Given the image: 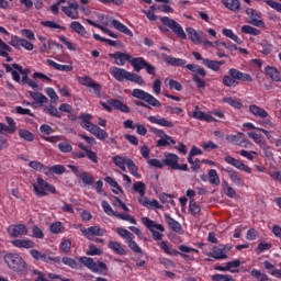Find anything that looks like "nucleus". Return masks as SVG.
<instances>
[{
    "label": "nucleus",
    "mask_w": 281,
    "mask_h": 281,
    "mask_svg": "<svg viewBox=\"0 0 281 281\" xmlns=\"http://www.w3.org/2000/svg\"><path fill=\"white\" fill-rule=\"evenodd\" d=\"M246 14L250 19V25H255L256 27H265V21L260 20L262 14L259 11L248 8L246 9Z\"/></svg>",
    "instance_id": "obj_17"
},
{
    "label": "nucleus",
    "mask_w": 281,
    "mask_h": 281,
    "mask_svg": "<svg viewBox=\"0 0 281 281\" xmlns=\"http://www.w3.org/2000/svg\"><path fill=\"white\" fill-rule=\"evenodd\" d=\"M164 61L171 67H186L189 71H192V80L195 83L196 89H205L207 87V82L205 81V76H207V71L205 68L194 65L188 64V60L172 57L167 54H162Z\"/></svg>",
    "instance_id": "obj_1"
},
{
    "label": "nucleus",
    "mask_w": 281,
    "mask_h": 281,
    "mask_svg": "<svg viewBox=\"0 0 281 281\" xmlns=\"http://www.w3.org/2000/svg\"><path fill=\"white\" fill-rule=\"evenodd\" d=\"M116 234L121 236V238L125 239V243L130 241L131 238H135V235L133 233L128 232L126 228L117 227Z\"/></svg>",
    "instance_id": "obj_51"
},
{
    "label": "nucleus",
    "mask_w": 281,
    "mask_h": 281,
    "mask_svg": "<svg viewBox=\"0 0 281 281\" xmlns=\"http://www.w3.org/2000/svg\"><path fill=\"white\" fill-rule=\"evenodd\" d=\"M226 267L231 273H238V267H240V260L235 259L233 261L226 262Z\"/></svg>",
    "instance_id": "obj_60"
},
{
    "label": "nucleus",
    "mask_w": 281,
    "mask_h": 281,
    "mask_svg": "<svg viewBox=\"0 0 281 281\" xmlns=\"http://www.w3.org/2000/svg\"><path fill=\"white\" fill-rule=\"evenodd\" d=\"M192 117H194V120H200L201 122H216L212 115L205 114L203 111H199V106H195Z\"/></svg>",
    "instance_id": "obj_33"
},
{
    "label": "nucleus",
    "mask_w": 281,
    "mask_h": 281,
    "mask_svg": "<svg viewBox=\"0 0 281 281\" xmlns=\"http://www.w3.org/2000/svg\"><path fill=\"white\" fill-rule=\"evenodd\" d=\"M79 262L87 267L92 273H98L99 276H109V266L103 261L95 262L91 257H80Z\"/></svg>",
    "instance_id": "obj_5"
},
{
    "label": "nucleus",
    "mask_w": 281,
    "mask_h": 281,
    "mask_svg": "<svg viewBox=\"0 0 281 281\" xmlns=\"http://www.w3.org/2000/svg\"><path fill=\"white\" fill-rule=\"evenodd\" d=\"M205 255L215 260H227V247H225V245L214 246L212 251Z\"/></svg>",
    "instance_id": "obj_18"
},
{
    "label": "nucleus",
    "mask_w": 281,
    "mask_h": 281,
    "mask_svg": "<svg viewBox=\"0 0 281 281\" xmlns=\"http://www.w3.org/2000/svg\"><path fill=\"white\" fill-rule=\"evenodd\" d=\"M212 281H236L231 274L216 273L211 277Z\"/></svg>",
    "instance_id": "obj_59"
},
{
    "label": "nucleus",
    "mask_w": 281,
    "mask_h": 281,
    "mask_svg": "<svg viewBox=\"0 0 281 281\" xmlns=\"http://www.w3.org/2000/svg\"><path fill=\"white\" fill-rule=\"evenodd\" d=\"M241 82H254V77L247 72H243L236 68H231L228 75H225L222 79L224 87H238Z\"/></svg>",
    "instance_id": "obj_3"
},
{
    "label": "nucleus",
    "mask_w": 281,
    "mask_h": 281,
    "mask_svg": "<svg viewBox=\"0 0 281 281\" xmlns=\"http://www.w3.org/2000/svg\"><path fill=\"white\" fill-rule=\"evenodd\" d=\"M221 170H223V172H227V175H228L232 183H234V186H238V187L245 186V180H243V178L240 177V173L238 171H236L234 168L222 167Z\"/></svg>",
    "instance_id": "obj_20"
},
{
    "label": "nucleus",
    "mask_w": 281,
    "mask_h": 281,
    "mask_svg": "<svg viewBox=\"0 0 281 281\" xmlns=\"http://www.w3.org/2000/svg\"><path fill=\"white\" fill-rule=\"evenodd\" d=\"M248 137L250 139H254L255 144H257V146H260V148H262L265 146V140H262V135H260L256 132H249Z\"/></svg>",
    "instance_id": "obj_56"
},
{
    "label": "nucleus",
    "mask_w": 281,
    "mask_h": 281,
    "mask_svg": "<svg viewBox=\"0 0 281 281\" xmlns=\"http://www.w3.org/2000/svg\"><path fill=\"white\" fill-rule=\"evenodd\" d=\"M108 247L109 249H111V251L117 254V256H126V250L124 249V247H122V244H120V241L110 240L108 243Z\"/></svg>",
    "instance_id": "obj_36"
},
{
    "label": "nucleus",
    "mask_w": 281,
    "mask_h": 281,
    "mask_svg": "<svg viewBox=\"0 0 281 281\" xmlns=\"http://www.w3.org/2000/svg\"><path fill=\"white\" fill-rule=\"evenodd\" d=\"M162 161L164 166H166L167 168H171V170H175L179 164V157L177 156V154L166 153Z\"/></svg>",
    "instance_id": "obj_27"
},
{
    "label": "nucleus",
    "mask_w": 281,
    "mask_h": 281,
    "mask_svg": "<svg viewBox=\"0 0 281 281\" xmlns=\"http://www.w3.org/2000/svg\"><path fill=\"white\" fill-rule=\"evenodd\" d=\"M5 122L8 125L0 123V135H5V133L13 135V133H16V122L14 119L11 116H5Z\"/></svg>",
    "instance_id": "obj_21"
},
{
    "label": "nucleus",
    "mask_w": 281,
    "mask_h": 281,
    "mask_svg": "<svg viewBox=\"0 0 281 281\" xmlns=\"http://www.w3.org/2000/svg\"><path fill=\"white\" fill-rule=\"evenodd\" d=\"M265 71H266L267 76H269V78H271V80H273L274 82H281L280 70H278V68H276L273 66H267L265 68Z\"/></svg>",
    "instance_id": "obj_38"
},
{
    "label": "nucleus",
    "mask_w": 281,
    "mask_h": 281,
    "mask_svg": "<svg viewBox=\"0 0 281 281\" xmlns=\"http://www.w3.org/2000/svg\"><path fill=\"white\" fill-rule=\"evenodd\" d=\"M143 225L149 229L153 235L154 240H162L164 234L159 232H166V228L161 224H157V222L150 220L149 217L142 218Z\"/></svg>",
    "instance_id": "obj_6"
},
{
    "label": "nucleus",
    "mask_w": 281,
    "mask_h": 281,
    "mask_svg": "<svg viewBox=\"0 0 281 281\" xmlns=\"http://www.w3.org/2000/svg\"><path fill=\"white\" fill-rule=\"evenodd\" d=\"M177 140H175L170 135L165 138H160L156 142L157 148H166V146H175Z\"/></svg>",
    "instance_id": "obj_42"
},
{
    "label": "nucleus",
    "mask_w": 281,
    "mask_h": 281,
    "mask_svg": "<svg viewBox=\"0 0 281 281\" xmlns=\"http://www.w3.org/2000/svg\"><path fill=\"white\" fill-rule=\"evenodd\" d=\"M134 192H138L139 196H145L146 195V183L143 181H138L134 183L133 186Z\"/></svg>",
    "instance_id": "obj_57"
},
{
    "label": "nucleus",
    "mask_w": 281,
    "mask_h": 281,
    "mask_svg": "<svg viewBox=\"0 0 281 281\" xmlns=\"http://www.w3.org/2000/svg\"><path fill=\"white\" fill-rule=\"evenodd\" d=\"M29 95L36 102V104H47V102H49V99L41 92L30 91Z\"/></svg>",
    "instance_id": "obj_43"
},
{
    "label": "nucleus",
    "mask_w": 281,
    "mask_h": 281,
    "mask_svg": "<svg viewBox=\"0 0 281 281\" xmlns=\"http://www.w3.org/2000/svg\"><path fill=\"white\" fill-rule=\"evenodd\" d=\"M148 122L151 124H157L158 126H165V128H175V123L168 119H157V116H148Z\"/></svg>",
    "instance_id": "obj_31"
},
{
    "label": "nucleus",
    "mask_w": 281,
    "mask_h": 281,
    "mask_svg": "<svg viewBox=\"0 0 281 281\" xmlns=\"http://www.w3.org/2000/svg\"><path fill=\"white\" fill-rule=\"evenodd\" d=\"M165 222L172 232H176V234H183V227H181V224L169 214H165Z\"/></svg>",
    "instance_id": "obj_30"
},
{
    "label": "nucleus",
    "mask_w": 281,
    "mask_h": 281,
    "mask_svg": "<svg viewBox=\"0 0 281 281\" xmlns=\"http://www.w3.org/2000/svg\"><path fill=\"white\" fill-rule=\"evenodd\" d=\"M68 168H70L75 177L80 179L86 186H93V183H95V178L90 172L82 171V169L74 165H69Z\"/></svg>",
    "instance_id": "obj_10"
},
{
    "label": "nucleus",
    "mask_w": 281,
    "mask_h": 281,
    "mask_svg": "<svg viewBox=\"0 0 281 281\" xmlns=\"http://www.w3.org/2000/svg\"><path fill=\"white\" fill-rule=\"evenodd\" d=\"M60 262H63V265H66V267H70V269H78V267H80L78 261H76V259L71 257H64L60 259Z\"/></svg>",
    "instance_id": "obj_54"
},
{
    "label": "nucleus",
    "mask_w": 281,
    "mask_h": 281,
    "mask_svg": "<svg viewBox=\"0 0 281 281\" xmlns=\"http://www.w3.org/2000/svg\"><path fill=\"white\" fill-rule=\"evenodd\" d=\"M203 65L205 67H207V69H212V71H221V67H223V65H225V61L203 59Z\"/></svg>",
    "instance_id": "obj_37"
},
{
    "label": "nucleus",
    "mask_w": 281,
    "mask_h": 281,
    "mask_svg": "<svg viewBox=\"0 0 281 281\" xmlns=\"http://www.w3.org/2000/svg\"><path fill=\"white\" fill-rule=\"evenodd\" d=\"M82 236L88 240H93L95 236L102 237L106 236L105 228L100 227L99 225L90 226L88 228H81Z\"/></svg>",
    "instance_id": "obj_13"
},
{
    "label": "nucleus",
    "mask_w": 281,
    "mask_h": 281,
    "mask_svg": "<svg viewBox=\"0 0 281 281\" xmlns=\"http://www.w3.org/2000/svg\"><path fill=\"white\" fill-rule=\"evenodd\" d=\"M250 276H252V278H256L257 281H269V277L257 269L251 270Z\"/></svg>",
    "instance_id": "obj_63"
},
{
    "label": "nucleus",
    "mask_w": 281,
    "mask_h": 281,
    "mask_svg": "<svg viewBox=\"0 0 281 281\" xmlns=\"http://www.w3.org/2000/svg\"><path fill=\"white\" fill-rule=\"evenodd\" d=\"M13 247L18 249H34L36 247V243L32 241V239H14L11 241Z\"/></svg>",
    "instance_id": "obj_28"
},
{
    "label": "nucleus",
    "mask_w": 281,
    "mask_h": 281,
    "mask_svg": "<svg viewBox=\"0 0 281 281\" xmlns=\"http://www.w3.org/2000/svg\"><path fill=\"white\" fill-rule=\"evenodd\" d=\"M147 63L148 61H146L144 57H132L130 60V64L132 65V67H134V71H136L137 74H139L142 69H145Z\"/></svg>",
    "instance_id": "obj_32"
},
{
    "label": "nucleus",
    "mask_w": 281,
    "mask_h": 281,
    "mask_svg": "<svg viewBox=\"0 0 281 281\" xmlns=\"http://www.w3.org/2000/svg\"><path fill=\"white\" fill-rule=\"evenodd\" d=\"M165 85H168L170 89H175V91H182L183 86L175 79H165Z\"/></svg>",
    "instance_id": "obj_58"
},
{
    "label": "nucleus",
    "mask_w": 281,
    "mask_h": 281,
    "mask_svg": "<svg viewBox=\"0 0 281 281\" xmlns=\"http://www.w3.org/2000/svg\"><path fill=\"white\" fill-rule=\"evenodd\" d=\"M19 137L21 139H24L25 142L34 140V134L32 132H30V130H25V128L19 130Z\"/></svg>",
    "instance_id": "obj_53"
},
{
    "label": "nucleus",
    "mask_w": 281,
    "mask_h": 281,
    "mask_svg": "<svg viewBox=\"0 0 281 281\" xmlns=\"http://www.w3.org/2000/svg\"><path fill=\"white\" fill-rule=\"evenodd\" d=\"M91 135H94V137H97V139H100V142H104V139L109 138V133L102 128H100V126L95 125L94 128H92V131L90 132Z\"/></svg>",
    "instance_id": "obj_41"
},
{
    "label": "nucleus",
    "mask_w": 281,
    "mask_h": 281,
    "mask_svg": "<svg viewBox=\"0 0 281 281\" xmlns=\"http://www.w3.org/2000/svg\"><path fill=\"white\" fill-rule=\"evenodd\" d=\"M29 166L37 172H44V175H47V166L43 165L41 161L32 160L29 162Z\"/></svg>",
    "instance_id": "obj_48"
},
{
    "label": "nucleus",
    "mask_w": 281,
    "mask_h": 281,
    "mask_svg": "<svg viewBox=\"0 0 281 281\" xmlns=\"http://www.w3.org/2000/svg\"><path fill=\"white\" fill-rule=\"evenodd\" d=\"M224 161L229 166H233L237 170H241V172L251 175V169L249 168V166L245 165V162L240 161L239 159L232 157L231 155L225 156Z\"/></svg>",
    "instance_id": "obj_16"
},
{
    "label": "nucleus",
    "mask_w": 281,
    "mask_h": 281,
    "mask_svg": "<svg viewBox=\"0 0 281 281\" xmlns=\"http://www.w3.org/2000/svg\"><path fill=\"white\" fill-rule=\"evenodd\" d=\"M112 161L117 166V168H121L123 172H126V166H128L131 158L117 155L112 158Z\"/></svg>",
    "instance_id": "obj_34"
},
{
    "label": "nucleus",
    "mask_w": 281,
    "mask_h": 281,
    "mask_svg": "<svg viewBox=\"0 0 281 281\" xmlns=\"http://www.w3.org/2000/svg\"><path fill=\"white\" fill-rule=\"evenodd\" d=\"M160 21L162 25H166L167 27L172 30V32H175V34H177L178 36H186V32H183V27H181L180 24L177 23V21L168 16L160 18Z\"/></svg>",
    "instance_id": "obj_15"
},
{
    "label": "nucleus",
    "mask_w": 281,
    "mask_h": 281,
    "mask_svg": "<svg viewBox=\"0 0 281 281\" xmlns=\"http://www.w3.org/2000/svg\"><path fill=\"white\" fill-rule=\"evenodd\" d=\"M3 260L11 269V271H14L15 273H25L27 269V262L23 257L16 252H8L4 255Z\"/></svg>",
    "instance_id": "obj_4"
},
{
    "label": "nucleus",
    "mask_w": 281,
    "mask_h": 281,
    "mask_svg": "<svg viewBox=\"0 0 281 281\" xmlns=\"http://www.w3.org/2000/svg\"><path fill=\"white\" fill-rule=\"evenodd\" d=\"M10 236L13 238H19V236H27V226L24 224L13 225L9 228Z\"/></svg>",
    "instance_id": "obj_29"
},
{
    "label": "nucleus",
    "mask_w": 281,
    "mask_h": 281,
    "mask_svg": "<svg viewBox=\"0 0 281 281\" xmlns=\"http://www.w3.org/2000/svg\"><path fill=\"white\" fill-rule=\"evenodd\" d=\"M223 190H224V193L226 194V196H228V199L236 198V190H234V188H232L229 186V182H227V181L223 182Z\"/></svg>",
    "instance_id": "obj_55"
},
{
    "label": "nucleus",
    "mask_w": 281,
    "mask_h": 281,
    "mask_svg": "<svg viewBox=\"0 0 281 281\" xmlns=\"http://www.w3.org/2000/svg\"><path fill=\"white\" fill-rule=\"evenodd\" d=\"M78 82L83 87H89L90 89H93L94 95H97V98H102V86L95 82V80H93L91 77H79Z\"/></svg>",
    "instance_id": "obj_11"
},
{
    "label": "nucleus",
    "mask_w": 281,
    "mask_h": 281,
    "mask_svg": "<svg viewBox=\"0 0 281 281\" xmlns=\"http://www.w3.org/2000/svg\"><path fill=\"white\" fill-rule=\"evenodd\" d=\"M105 183H109V186H111V188H115L112 190L113 194H120V192H124V190H122V187H120V183H117V181H115V179H113L111 176H108L104 178Z\"/></svg>",
    "instance_id": "obj_47"
},
{
    "label": "nucleus",
    "mask_w": 281,
    "mask_h": 281,
    "mask_svg": "<svg viewBox=\"0 0 281 281\" xmlns=\"http://www.w3.org/2000/svg\"><path fill=\"white\" fill-rule=\"evenodd\" d=\"M66 171H67V168H65V166H63V165H54L52 167H47L46 176L49 177V175H52V172L54 175H65Z\"/></svg>",
    "instance_id": "obj_46"
},
{
    "label": "nucleus",
    "mask_w": 281,
    "mask_h": 281,
    "mask_svg": "<svg viewBox=\"0 0 281 281\" xmlns=\"http://www.w3.org/2000/svg\"><path fill=\"white\" fill-rule=\"evenodd\" d=\"M112 25L115 27V30H119V32H122V34H125L126 36H133V32L126 25H124L122 22L117 20H112Z\"/></svg>",
    "instance_id": "obj_44"
},
{
    "label": "nucleus",
    "mask_w": 281,
    "mask_h": 281,
    "mask_svg": "<svg viewBox=\"0 0 281 281\" xmlns=\"http://www.w3.org/2000/svg\"><path fill=\"white\" fill-rule=\"evenodd\" d=\"M78 120H81L80 122V126L81 128H85V131H88L89 133H91L95 126V124H93L91 122V120H93V116L89 113H81L78 116Z\"/></svg>",
    "instance_id": "obj_26"
},
{
    "label": "nucleus",
    "mask_w": 281,
    "mask_h": 281,
    "mask_svg": "<svg viewBox=\"0 0 281 281\" xmlns=\"http://www.w3.org/2000/svg\"><path fill=\"white\" fill-rule=\"evenodd\" d=\"M47 65L49 67H53V69H56L57 71H72L74 70V66H71V65L58 64L52 59H47Z\"/></svg>",
    "instance_id": "obj_40"
},
{
    "label": "nucleus",
    "mask_w": 281,
    "mask_h": 281,
    "mask_svg": "<svg viewBox=\"0 0 281 281\" xmlns=\"http://www.w3.org/2000/svg\"><path fill=\"white\" fill-rule=\"evenodd\" d=\"M224 102L226 104H229V106H233L234 109H243V102H240V99H237L235 97L225 98Z\"/></svg>",
    "instance_id": "obj_50"
},
{
    "label": "nucleus",
    "mask_w": 281,
    "mask_h": 281,
    "mask_svg": "<svg viewBox=\"0 0 281 281\" xmlns=\"http://www.w3.org/2000/svg\"><path fill=\"white\" fill-rule=\"evenodd\" d=\"M132 95L133 98H136V100H142L143 102H146V104H149V106H155L156 109H159L161 106V102L157 100V98L142 89H134L132 91Z\"/></svg>",
    "instance_id": "obj_8"
},
{
    "label": "nucleus",
    "mask_w": 281,
    "mask_h": 281,
    "mask_svg": "<svg viewBox=\"0 0 281 281\" xmlns=\"http://www.w3.org/2000/svg\"><path fill=\"white\" fill-rule=\"evenodd\" d=\"M110 74L117 82H124V80H126L127 82H135V85H138L139 87H146V81H144L142 76L131 72L124 68L114 66L111 68Z\"/></svg>",
    "instance_id": "obj_2"
},
{
    "label": "nucleus",
    "mask_w": 281,
    "mask_h": 281,
    "mask_svg": "<svg viewBox=\"0 0 281 281\" xmlns=\"http://www.w3.org/2000/svg\"><path fill=\"white\" fill-rule=\"evenodd\" d=\"M223 5L232 12H238L240 10V1L238 0H222Z\"/></svg>",
    "instance_id": "obj_45"
},
{
    "label": "nucleus",
    "mask_w": 281,
    "mask_h": 281,
    "mask_svg": "<svg viewBox=\"0 0 281 281\" xmlns=\"http://www.w3.org/2000/svg\"><path fill=\"white\" fill-rule=\"evenodd\" d=\"M127 168L128 171L131 172V175H133V177H136L137 179H139V177H142L139 175V168L137 167V165H135V161H133V159L130 158V160H127Z\"/></svg>",
    "instance_id": "obj_52"
},
{
    "label": "nucleus",
    "mask_w": 281,
    "mask_h": 281,
    "mask_svg": "<svg viewBox=\"0 0 281 281\" xmlns=\"http://www.w3.org/2000/svg\"><path fill=\"white\" fill-rule=\"evenodd\" d=\"M227 142L229 144H234V146H240L241 148H247L248 139L245 138V133L239 132L235 135H228L226 137Z\"/></svg>",
    "instance_id": "obj_23"
},
{
    "label": "nucleus",
    "mask_w": 281,
    "mask_h": 281,
    "mask_svg": "<svg viewBox=\"0 0 281 281\" xmlns=\"http://www.w3.org/2000/svg\"><path fill=\"white\" fill-rule=\"evenodd\" d=\"M209 182L211 186H221V178L218 177L216 169H211L209 171Z\"/></svg>",
    "instance_id": "obj_49"
},
{
    "label": "nucleus",
    "mask_w": 281,
    "mask_h": 281,
    "mask_svg": "<svg viewBox=\"0 0 281 281\" xmlns=\"http://www.w3.org/2000/svg\"><path fill=\"white\" fill-rule=\"evenodd\" d=\"M45 113H48V115H52V117H58L60 120V117H63V115L60 114V112H58V109H56L54 105H48L44 109Z\"/></svg>",
    "instance_id": "obj_62"
},
{
    "label": "nucleus",
    "mask_w": 281,
    "mask_h": 281,
    "mask_svg": "<svg viewBox=\"0 0 281 281\" xmlns=\"http://www.w3.org/2000/svg\"><path fill=\"white\" fill-rule=\"evenodd\" d=\"M189 38L194 43V45H203L204 47H226V49L229 47L225 42H210L205 36H190Z\"/></svg>",
    "instance_id": "obj_12"
},
{
    "label": "nucleus",
    "mask_w": 281,
    "mask_h": 281,
    "mask_svg": "<svg viewBox=\"0 0 281 281\" xmlns=\"http://www.w3.org/2000/svg\"><path fill=\"white\" fill-rule=\"evenodd\" d=\"M86 254L87 256H102V249L98 248L94 244H90Z\"/></svg>",
    "instance_id": "obj_61"
},
{
    "label": "nucleus",
    "mask_w": 281,
    "mask_h": 281,
    "mask_svg": "<svg viewBox=\"0 0 281 281\" xmlns=\"http://www.w3.org/2000/svg\"><path fill=\"white\" fill-rule=\"evenodd\" d=\"M100 104L108 113H113V109L121 113H131V108L117 99H109L106 102L101 101Z\"/></svg>",
    "instance_id": "obj_7"
},
{
    "label": "nucleus",
    "mask_w": 281,
    "mask_h": 281,
    "mask_svg": "<svg viewBox=\"0 0 281 281\" xmlns=\"http://www.w3.org/2000/svg\"><path fill=\"white\" fill-rule=\"evenodd\" d=\"M13 69L24 75L22 77L23 85H29V87H31V89H34L35 91L38 89V83H36V81H34L33 79H30V77L27 76V70L23 69L21 65L13 64Z\"/></svg>",
    "instance_id": "obj_22"
},
{
    "label": "nucleus",
    "mask_w": 281,
    "mask_h": 281,
    "mask_svg": "<svg viewBox=\"0 0 281 281\" xmlns=\"http://www.w3.org/2000/svg\"><path fill=\"white\" fill-rule=\"evenodd\" d=\"M249 111L256 117H262L263 120L266 117H269V112H267L265 109H262V108H260V106H258L256 104L249 105Z\"/></svg>",
    "instance_id": "obj_39"
},
{
    "label": "nucleus",
    "mask_w": 281,
    "mask_h": 281,
    "mask_svg": "<svg viewBox=\"0 0 281 281\" xmlns=\"http://www.w3.org/2000/svg\"><path fill=\"white\" fill-rule=\"evenodd\" d=\"M109 58H113L115 60V65L119 67H124L126 63H131L132 56L122 52L110 53Z\"/></svg>",
    "instance_id": "obj_24"
},
{
    "label": "nucleus",
    "mask_w": 281,
    "mask_h": 281,
    "mask_svg": "<svg viewBox=\"0 0 281 281\" xmlns=\"http://www.w3.org/2000/svg\"><path fill=\"white\" fill-rule=\"evenodd\" d=\"M30 254L36 261L42 260V262H54V265H60V257H47L46 254L41 252L37 249L30 250Z\"/></svg>",
    "instance_id": "obj_14"
},
{
    "label": "nucleus",
    "mask_w": 281,
    "mask_h": 281,
    "mask_svg": "<svg viewBox=\"0 0 281 281\" xmlns=\"http://www.w3.org/2000/svg\"><path fill=\"white\" fill-rule=\"evenodd\" d=\"M135 238H131L128 241H126L127 247L134 252V254H142V247H139L136 241H134Z\"/></svg>",
    "instance_id": "obj_64"
},
{
    "label": "nucleus",
    "mask_w": 281,
    "mask_h": 281,
    "mask_svg": "<svg viewBox=\"0 0 281 281\" xmlns=\"http://www.w3.org/2000/svg\"><path fill=\"white\" fill-rule=\"evenodd\" d=\"M80 5L75 0L68 1V7H63L61 12L66 14V16H69L70 19H78L80 14L78 13Z\"/></svg>",
    "instance_id": "obj_19"
},
{
    "label": "nucleus",
    "mask_w": 281,
    "mask_h": 281,
    "mask_svg": "<svg viewBox=\"0 0 281 281\" xmlns=\"http://www.w3.org/2000/svg\"><path fill=\"white\" fill-rule=\"evenodd\" d=\"M11 45L12 47H15V49H21V47L27 49V52H32V49H34V44H32V42L16 36L12 37Z\"/></svg>",
    "instance_id": "obj_25"
},
{
    "label": "nucleus",
    "mask_w": 281,
    "mask_h": 281,
    "mask_svg": "<svg viewBox=\"0 0 281 281\" xmlns=\"http://www.w3.org/2000/svg\"><path fill=\"white\" fill-rule=\"evenodd\" d=\"M256 49L259 50L260 54H263L265 56H269L273 47L269 42H267V40H263L256 44Z\"/></svg>",
    "instance_id": "obj_35"
},
{
    "label": "nucleus",
    "mask_w": 281,
    "mask_h": 281,
    "mask_svg": "<svg viewBox=\"0 0 281 281\" xmlns=\"http://www.w3.org/2000/svg\"><path fill=\"white\" fill-rule=\"evenodd\" d=\"M37 184H33V191L36 196H47L46 192H50V194H56V187L54 184H49L45 179L37 177Z\"/></svg>",
    "instance_id": "obj_9"
}]
</instances>
